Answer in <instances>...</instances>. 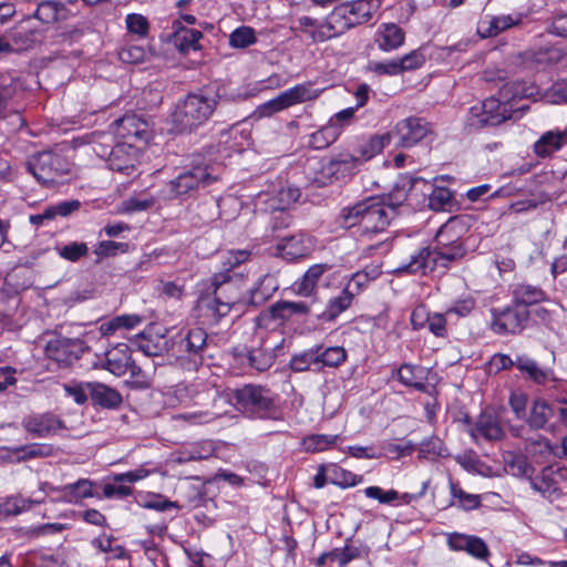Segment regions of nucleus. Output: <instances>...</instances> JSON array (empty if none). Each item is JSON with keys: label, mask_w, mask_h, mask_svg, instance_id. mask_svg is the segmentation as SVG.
<instances>
[{"label": "nucleus", "mask_w": 567, "mask_h": 567, "mask_svg": "<svg viewBox=\"0 0 567 567\" xmlns=\"http://www.w3.org/2000/svg\"><path fill=\"white\" fill-rule=\"evenodd\" d=\"M230 99L221 86H205L179 100L172 113V132L192 133L203 126L220 104Z\"/></svg>", "instance_id": "f257e3e1"}, {"label": "nucleus", "mask_w": 567, "mask_h": 567, "mask_svg": "<svg viewBox=\"0 0 567 567\" xmlns=\"http://www.w3.org/2000/svg\"><path fill=\"white\" fill-rule=\"evenodd\" d=\"M213 295L198 299L197 308L208 323H217L233 307L247 305L246 281L238 274H224L214 277Z\"/></svg>", "instance_id": "f03ea898"}, {"label": "nucleus", "mask_w": 567, "mask_h": 567, "mask_svg": "<svg viewBox=\"0 0 567 567\" xmlns=\"http://www.w3.org/2000/svg\"><path fill=\"white\" fill-rule=\"evenodd\" d=\"M394 217L395 212L385 204L384 198L368 197L342 208L338 220L342 228L357 227L360 236L371 239L385 231Z\"/></svg>", "instance_id": "7ed1b4c3"}, {"label": "nucleus", "mask_w": 567, "mask_h": 567, "mask_svg": "<svg viewBox=\"0 0 567 567\" xmlns=\"http://www.w3.org/2000/svg\"><path fill=\"white\" fill-rule=\"evenodd\" d=\"M380 0H355L336 7L326 23L313 33L316 40H330L348 29L368 22L380 8Z\"/></svg>", "instance_id": "20e7f679"}, {"label": "nucleus", "mask_w": 567, "mask_h": 567, "mask_svg": "<svg viewBox=\"0 0 567 567\" xmlns=\"http://www.w3.org/2000/svg\"><path fill=\"white\" fill-rule=\"evenodd\" d=\"M464 255L465 248L462 241L434 249L424 247L412 255L410 262L403 266L402 269L412 274H426L439 266L447 268L450 262L461 259Z\"/></svg>", "instance_id": "39448f33"}, {"label": "nucleus", "mask_w": 567, "mask_h": 567, "mask_svg": "<svg viewBox=\"0 0 567 567\" xmlns=\"http://www.w3.org/2000/svg\"><path fill=\"white\" fill-rule=\"evenodd\" d=\"M237 408L250 417L265 419L276 413L274 393L270 389L245 384L234 391Z\"/></svg>", "instance_id": "423d86ee"}, {"label": "nucleus", "mask_w": 567, "mask_h": 567, "mask_svg": "<svg viewBox=\"0 0 567 567\" xmlns=\"http://www.w3.org/2000/svg\"><path fill=\"white\" fill-rule=\"evenodd\" d=\"M207 344V333L202 328H192L169 339V357L185 367L196 365L203 360V352Z\"/></svg>", "instance_id": "0eeeda50"}, {"label": "nucleus", "mask_w": 567, "mask_h": 567, "mask_svg": "<svg viewBox=\"0 0 567 567\" xmlns=\"http://www.w3.org/2000/svg\"><path fill=\"white\" fill-rule=\"evenodd\" d=\"M320 92L319 90H313L310 83L297 84L281 92L275 99L258 105L254 112V116L257 118L270 117L292 105L317 99Z\"/></svg>", "instance_id": "6e6552de"}, {"label": "nucleus", "mask_w": 567, "mask_h": 567, "mask_svg": "<svg viewBox=\"0 0 567 567\" xmlns=\"http://www.w3.org/2000/svg\"><path fill=\"white\" fill-rule=\"evenodd\" d=\"M216 178L207 167L195 166L171 179L161 192L164 199H173L197 190L200 186L210 185Z\"/></svg>", "instance_id": "1a4fd4ad"}, {"label": "nucleus", "mask_w": 567, "mask_h": 567, "mask_svg": "<svg viewBox=\"0 0 567 567\" xmlns=\"http://www.w3.org/2000/svg\"><path fill=\"white\" fill-rule=\"evenodd\" d=\"M491 315L489 327L493 332L501 336L520 333L529 319L528 309L514 302L504 308L491 309Z\"/></svg>", "instance_id": "9d476101"}, {"label": "nucleus", "mask_w": 567, "mask_h": 567, "mask_svg": "<svg viewBox=\"0 0 567 567\" xmlns=\"http://www.w3.org/2000/svg\"><path fill=\"white\" fill-rule=\"evenodd\" d=\"M28 168L32 175L43 185L54 183L58 177L69 173V163L60 154L42 152L28 162Z\"/></svg>", "instance_id": "9b49d317"}, {"label": "nucleus", "mask_w": 567, "mask_h": 567, "mask_svg": "<svg viewBox=\"0 0 567 567\" xmlns=\"http://www.w3.org/2000/svg\"><path fill=\"white\" fill-rule=\"evenodd\" d=\"M86 350L87 347L83 340L61 336L49 340L45 346L47 357L55 361L60 367L73 364Z\"/></svg>", "instance_id": "f8f14e48"}, {"label": "nucleus", "mask_w": 567, "mask_h": 567, "mask_svg": "<svg viewBox=\"0 0 567 567\" xmlns=\"http://www.w3.org/2000/svg\"><path fill=\"white\" fill-rule=\"evenodd\" d=\"M431 133V125L421 117L410 116L400 121L394 130L386 135L388 143L391 140L401 147H411Z\"/></svg>", "instance_id": "ddd939ff"}, {"label": "nucleus", "mask_w": 567, "mask_h": 567, "mask_svg": "<svg viewBox=\"0 0 567 567\" xmlns=\"http://www.w3.org/2000/svg\"><path fill=\"white\" fill-rule=\"evenodd\" d=\"M141 150L130 142L117 143L112 147L107 156L110 169L131 176L140 164Z\"/></svg>", "instance_id": "4468645a"}, {"label": "nucleus", "mask_w": 567, "mask_h": 567, "mask_svg": "<svg viewBox=\"0 0 567 567\" xmlns=\"http://www.w3.org/2000/svg\"><path fill=\"white\" fill-rule=\"evenodd\" d=\"M313 249V238L303 233L284 237L275 246L276 255L288 261L305 258L309 256Z\"/></svg>", "instance_id": "2eb2a0df"}, {"label": "nucleus", "mask_w": 567, "mask_h": 567, "mask_svg": "<svg viewBox=\"0 0 567 567\" xmlns=\"http://www.w3.org/2000/svg\"><path fill=\"white\" fill-rule=\"evenodd\" d=\"M472 113L476 117L472 125L477 126H496L511 117L508 105L494 97L484 100L481 111L472 109Z\"/></svg>", "instance_id": "dca6fc26"}, {"label": "nucleus", "mask_w": 567, "mask_h": 567, "mask_svg": "<svg viewBox=\"0 0 567 567\" xmlns=\"http://www.w3.org/2000/svg\"><path fill=\"white\" fill-rule=\"evenodd\" d=\"M132 364V354L127 344L118 343L107 350L103 358L99 359L95 367L107 370L116 377L124 375Z\"/></svg>", "instance_id": "f3484780"}, {"label": "nucleus", "mask_w": 567, "mask_h": 567, "mask_svg": "<svg viewBox=\"0 0 567 567\" xmlns=\"http://www.w3.org/2000/svg\"><path fill=\"white\" fill-rule=\"evenodd\" d=\"M470 433L474 440L481 436L489 442L501 441L505 436L498 416L491 409H485L481 412Z\"/></svg>", "instance_id": "a211bd4d"}, {"label": "nucleus", "mask_w": 567, "mask_h": 567, "mask_svg": "<svg viewBox=\"0 0 567 567\" xmlns=\"http://www.w3.org/2000/svg\"><path fill=\"white\" fill-rule=\"evenodd\" d=\"M447 545L452 550L466 551L481 560H486L491 555L486 543L477 536L452 533L447 536Z\"/></svg>", "instance_id": "6ab92c4d"}, {"label": "nucleus", "mask_w": 567, "mask_h": 567, "mask_svg": "<svg viewBox=\"0 0 567 567\" xmlns=\"http://www.w3.org/2000/svg\"><path fill=\"white\" fill-rule=\"evenodd\" d=\"M116 134L124 138V142H145L148 137V124L135 114H125L115 122Z\"/></svg>", "instance_id": "aec40b11"}, {"label": "nucleus", "mask_w": 567, "mask_h": 567, "mask_svg": "<svg viewBox=\"0 0 567 567\" xmlns=\"http://www.w3.org/2000/svg\"><path fill=\"white\" fill-rule=\"evenodd\" d=\"M172 30L169 41L181 53L186 54L192 50L196 51L200 48L202 31L186 28L179 20L173 21Z\"/></svg>", "instance_id": "412c9836"}, {"label": "nucleus", "mask_w": 567, "mask_h": 567, "mask_svg": "<svg viewBox=\"0 0 567 567\" xmlns=\"http://www.w3.org/2000/svg\"><path fill=\"white\" fill-rule=\"evenodd\" d=\"M24 430L38 437L55 434L62 429L63 423L51 413L30 415L22 421Z\"/></svg>", "instance_id": "4be33fe9"}, {"label": "nucleus", "mask_w": 567, "mask_h": 567, "mask_svg": "<svg viewBox=\"0 0 567 567\" xmlns=\"http://www.w3.org/2000/svg\"><path fill=\"white\" fill-rule=\"evenodd\" d=\"M359 166L360 159L354 154L342 153L329 161L322 171L329 178L341 181L352 176Z\"/></svg>", "instance_id": "5701e85b"}, {"label": "nucleus", "mask_w": 567, "mask_h": 567, "mask_svg": "<svg viewBox=\"0 0 567 567\" xmlns=\"http://www.w3.org/2000/svg\"><path fill=\"white\" fill-rule=\"evenodd\" d=\"M85 388L94 405L103 409H117L123 402L121 393L104 383L89 382Z\"/></svg>", "instance_id": "b1692460"}, {"label": "nucleus", "mask_w": 567, "mask_h": 567, "mask_svg": "<svg viewBox=\"0 0 567 567\" xmlns=\"http://www.w3.org/2000/svg\"><path fill=\"white\" fill-rule=\"evenodd\" d=\"M277 289L276 278L268 274L264 275L255 286L246 287V302L248 306H260L269 300Z\"/></svg>", "instance_id": "393cba45"}, {"label": "nucleus", "mask_w": 567, "mask_h": 567, "mask_svg": "<svg viewBox=\"0 0 567 567\" xmlns=\"http://www.w3.org/2000/svg\"><path fill=\"white\" fill-rule=\"evenodd\" d=\"M554 414V408L546 400L536 399L530 406L526 422L533 430H548L553 432L554 426L549 424V421Z\"/></svg>", "instance_id": "a878e982"}, {"label": "nucleus", "mask_w": 567, "mask_h": 567, "mask_svg": "<svg viewBox=\"0 0 567 567\" xmlns=\"http://www.w3.org/2000/svg\"><path fill=\"white\" fill-rule=\"evenodd\" d=\"M404 31L395 23H383L375 33V42L384 52L399 49L404 43Z\"/></svg>", "instance_id": "bb28decb"}, {"label": "nucleus", "mask_w": 567, "mask_h": 567, "mask_svg": "<svg viewBox=\"0 0 567 567\" xmlns=\"http://www.w3.org/2000/svg\"><path fill=\"white\" fill-rule=\"evenodd\" d=\"M137 349L147 357L167 354L169 357V339L164 334L143 332L136 340Z\"/></svg>", "instance_id": "cd10ccee"}, {"label": "nucleus", "mask_w": 567, "mask_h": 567, "mask_svg": "<svg viewBox=\"0 0 567 567\" xmlns=\"http://www.w3.org/2000/svg\"><path fill=\"white\" fill-rule=\"evenodd\" d=\"M565 144L567 141L561 131H547L534 143L533 151L536 156L546 158L558 152Z\"/></svg>", "instance_id": "c85d7f7f"}, {"label": "nucleus", "mask_w": 567, "mask_h": 567, "mask_svg": "<svg viewBox=\"0 0 567 567\" xmlns=\"http://www.w3.org/2000/svg\"><path fill=\"white\" fill-rule=\"evenodd\" d=\"M553 62V52L547 49L526 50L513 58V64L522 70H533Z\"/></svg>", "instance_id": "c756f323"}, {"label": "nucleus", "mask_w": 567, "mask_h": 567, "mask_svg": "<svg viewBox=\"0 0 567 567\" xmlns=\"http://www.w3.org/2000/svg\"><path fill=\"white\" fill-rule=\"evenodd\" d=\"M328 265H312L302 276L300 281L295 284V290L299 296L316 298L317 284L322 275L328 270Z\"/></svg>", "instance_id": "7c9ffc66"}, {"label": "nucleus", "mask_w": 567, "mask_h": 567, "mask_svg": "<svg viewBox=\"0 0 567 567\" xmlns=\"http://www.w3.org/2000/svg\"><path fill=\"white\" fill-rule=\"evenodd\" d=\"M396 374L404 385L412 386L417 391H425L426 370L423 367L404 363L399 368Z\"/></svg>", "instance_id": "2f4dec72"}, {"label": "nucleus", "mask_w": 567, "mask_h": 567, "mask_svg": "<svg viewBox=\"0 0 567 567\" xmlns=\"http://www.w3.org/2000/svg\"><path fill=\"white\" fill-rule=\"evenodd\" d=\"M353 299L354 297H352L351 292L343 288L339 296L329 300L323 311H320V307L318 306L317 317L327 321H333L352 305Z\"/></svg>", "instance_id": "473e14b6"}, {"label": "nucleus", "mask_w": 567, "mask_h": 567, "mask_svg": "<svg viewBox=\"0 0 567 567\" xmlns=\"http://www.w3.org/2000/svg\"><path fill=\"white\" fill-rule=\"evenodd\" d=\"M464 224L460 217H451L436 233V244L440 246H449L461 243Z\"/></svg>", "instance_id": "72a5a7b5"}, {"label": "nucleus", "mask_w": 567, "mask_h": 567, "mask_svg": "<svg viewBox=\"0 0 567 567\" xmlns=\"http://www.w3.org/2000/svg\"><path fill=\"white\" fill-rule=\"evenodd\" d=\"M341 134V125H334L333 122H328L317 132L309 136L308 145L315 150H323L334 143Z\"/></svg>", "instance_id": "f704fd0d"}, {"label": "nucleus", "mask_w": 567, "mask_h": 567, "mask_svg": "<svg viewBox=\"0 0 567 567\" xmlns=\"http://www.w3.org/2000/svg\"><path fill=\"white\" fill-rule=\"evenodd\" d=\"M289 368L293 372L320 371V360L317 347L291 357Z\"/></svg>", "instance_id": "c9c22d12"}, {"label": "nucleus", "mask_w": 567, "mask_h": 567, "mask_svg": "<svg viewBox=\"0 0 567 567\" xmlns=\"http://www.w3.org/2000/svg\"><path fill=\"white\" fill-rule=\"evenodd\" d=\"M545 292L540 288L532 285H517L513 290V302L517 306L525 307V309H527L528 306L545 300Z\"/></svg>", "instance_id": "e433bc0d"}, {"label": "nucleus", "mask_w": 567, "mask_h": 567, "mask_svg": "<svg viewBox=\"0 0 567 567\" xmlns=\"http://www.w3.org/2000/svg\"><path fill=\"white\" fill-rule=\"evenodd\" d=\"M34 16L44 23H54L66 18V8L59 1L45 0L38 4Z\"/></svg>", "instance_id": "4c0bfd02"}, {"label": "nucleus", "mask_w": 567, "mask_h": 567, "mask_svg": "<svg viewBox=\"0 0 567 567\" xmlns=\"http://www.w3.org/2000/svg\"><path fill=\"white\" fill-rule=\"evenodd\" d=\"M93 484L87 478H81L73 484H69L60 488L62 492V501L66 503H79L83 498L92 497Z\"/></svg>", "instance_id": "58836bf2"}, {"label": "nucleus", "mask_w": 567, "mask_h": 567, "mask_svg": "<svg viewBox=\"0 0 567 567\" xmlns=\"http://www.w3.org/2000/svg\"><path fill=\"white\" fill-rule=\"evenodd\" d=\"M247 364L258 372L268 370L275 362V355L270 349L252 348L243 354Z\"/></svg>", "instance_id": "ea45409f"}, {"label": "nucleus", "mask_w": 567, "mask_h": 567, "mask_svg": "<svg viewBox=\"0 0 567 567\" xmlns=\"http://www.w3.org/2000/svg\"><path fill=\"white\" fill-rule=\"evenodd\" d=\"M42 502L43 498L30 499L18 496L8 497L3 501H0V515L6 517L11 515H19L20 513L31 508L33 504H40Z\"/></svg>", "instance_id": "a19ab883"}, {"label": "nucleus", "mask_w": 567, "mask_h": 567, "mask_svg": "<svg viewBox=\"0 0 567 567\" xmlns=\"http://www.w3.org/2000/svg\"><path fill=\"white\" fill-rule=\"evenodd\" d=\"M530 486L549 501H553L554 494L557 493V487L553 480V471L549 467L544 468L539 475L530 478Z\"/></svg>", "instance_id": "79ce46f5"}, {"label": "nucleus", "mask_w": 567, "mask_h": 567, "mask_svg": "<svg viewBox=\"0 0 567 567\" xmlns=\"http://www.w3.org/2000/svg\"><path fill=\"white\" fill-rule=\"evenodd\" d=\"M317 350L320 360V371L326 367L337 368L347 359V352L342 347L323 348L319 346Z\"/></svg>", "instance_id": "37998d69"}, {"label": "nucleus", "mask_w": 567, "mask_h": 567, "mask_svg": "<svg viewBox=\"0 0 567 567\" xmlns=\"http://www.w3.org/2000/svg\"><path fill=\"white\" fill-rule=\"evenodd\" d=\"M364 495L368 498L377 499L380 504H392L396 501H402L404 504H409L412 496L409 494L400 495L395 489L383 491L379 486H369L364 489Z\"/></svg>", "instance_id": "c03bdc74"}, {"label": "nucleus", "mask_w": 567, "mask_h": 567, "mask_svg": "<svg viewBox=\"0 0 567 567\" xmlns=\"http://www.w3.org/2000/svg\"><path fill=\"white\" fill-rule=\"evenodd\" d=\"M330 483L341 488H348L361 484L363 476L357 475L348 470L338 465H332L330 468Z\"/></svg>", "instance_id": "a18cd8bd"}, {"label": "nucleus", "mask_w": 567, "mask_h": 567, "mask_svg": "<svg viewBox=\"0 0 567 567\" xmlns=\"http://www.w3.org/2000/svg\"><path fill=\"white\" fill-rule=\"evenodd\" d=\"M300 195L301 192L298 187L292 185L284 186L278 190L276 198L269 199L268 208L287 209L290 205L299 199Z\"/></svg>", "instance_id": "49530a36"}, {"label": "nucleus", "mask_w": 567, "mask_h": 567, "mask_svg": "<svg viewBox=\"0 0 567 567\" xmlns=\"http://www.w3.org/2000/svg\"><path fill=\"white\" fill-rule=\"evenodd\" d=\"M56 251L64 260L76 262L89 255V246L84 241H71L56 247Z\"/></svg>", "instance_id": "de8ad7c7"}, {"label": "nucleus", "mask_w": 567, "mask_h": 567, "mask_svg": "<svg viewBox=\"0 0 567 567\" xmlns=\"http://www.w3.org/2000/svg\"><path fill=\"white\" fill-rule=\"evenodd\" d=\"M18 461H28L38 457H48L53 453V447L48 444H30L14 450Z\"/></svg>", "instance_id": "09e8293b"}, {"label": "nucleus", "mask_w": 567, "mask_h": 567, "mask_svg": "<svg viewBox=\"0 0 567 567\" xmlns=\"http://www.w3.org/2000/svg\"><path fill=\"white\" fill-rule=\"evenodd\" d=\"M221 412L210 410H194L175 415L176 420H183L193 425L206 424L219 417Z\"/></svg>", "instance_id": "8fccbe9b"}, {"label": "nucleus", "mask_w": 567, "mask_h": 567, "mask_svg": "<svg viewBox=\"0 0 567 567\" xmlns=\"http://www.w3.org/2000/svg\"><path fill=\"white\" fill-rule=\"evenodd\" d=\"M360 556V548L349 543H347L343 548H333L330 550V561H336L339 567H346L350 561Z\"/></svg>", "instance_id": "3c124183"}, {"label": "nucleus", "mask_w": 567, "mask_h": 567, "mask_svg": "<svg viewBox=\"0 0 567 567\" xmlns=\"http://www.w3.org/2000/svg\"><path fill=\"white\" fill-rule=\"evenodd\" d=\"M475 300L471 296L455 300L445 311V315L451 320L455 318L467 317L475 308Z\"/></svg>", "instance_id": "603ef678"}, {"label": "nucleus", "mask_w": 567, "mask_h": 567, "mask_svg": "<svg viewBox=\"0 0 567 567\" xmlns=\"http://www.w3.org/2000/svg\"><path fill=\"white\" fill-rule=\"evenodd\" d=\"M384 140H388L386 136L382 137H371L365 144L361 145L358 150V155L355 157L360 159V165H362L364 162L369 161L373 156H375L378 153L382 151L384 147Z\"/></svg>", "instance_id": "864d4df0"}, {"label": "nucleus", "mask_w": 567, "mask_h": 567, "mask_svg": "<svg viewBox=\"0 0 567 567\" xmlns=\"http://www.w3.org/2000/svg\"><path fill=\"white\" fill-rule=\"evenodd\" d=\"M326 23V19L317 21L308 16H301L293 20L292 30L307 33L313 42H324L326 40H316L313 33Z\"/></svg>", "instance_id": "5fc2aeb1"}, {"label": "nucleus", "mask_w": 567, "mask_h": 567, "mask_svg": "<svg viewBox=\"0 0 567 567\" xmlns=\"http://www.w3.org/2000/svg\"><path fill=\"white\" fill-rule=\"evenodd\" d=\"M150 52L142 45H126L118 51V58L124 63L137 64L144 62Z\"/></svg>", "instance_id": "6e6d98bb"}, {"label": "nucleus", "mask_w": 567, "mask_h": 567, "mask_svg": "<svg viewBox=\"0 0 567 567\" xmlns=\"http://www.w3.org/2000/svg\"><path fill=\"white\" fill-rule=\"evenodd\" d=\"M256 42L255 31L250 27H240L229 35V44L233 48H247Z\"/></svg>", "instance_id": "4d7b16f0"}, {"label": "nucleus", "mask_w": 567, "mask_h": 567, "mask_svg": "<svg viewBox=\"0 0 567 567\" xmlns=\"http://www.w3.org/2000/svg\"><path fill=\"white\" fill-rule=\"evenodd\" d=\"M127 249H128V244H126V243H116V241H112V240H103V241H100L95 246L94 254L99 258L114 257L118 252H126Z\"/></svg>", "instance_id": "13d9d810"}, {"label": "nucleus", "mask_w": 567, "mask_h": 567, "mask_svg": "<svg viewBox=\"0 0 567 567\" xmlns=\"http://www.w3.org/2000/svg\"><path fill=\"white\" fill-rule=\"evenodd\" d=\"M212 444L206 445H194L189 450L182 451L177 457L179 463H187L192 461H198L208 458L212 454Z\"/></svg>", "instance_id": "bf43d9fd"}, {"label": "nucleus", "mask_w": 567, "mask_h": 567, "mask_svg": "<svg viewBox=\"0 0 567 567\" xmlns=\"http://www.w3.org/2000/svg\"><path fill=\"white\" fill-rule=\"evenodd\" d=\"M338 435L313 434L305 440V447L309 452L323 451L331 446Z\"/></svg>", "instance_id": "052dcab7"}, {"label": "nucleus", "mask_w": 567, "mask_h": 567, "mask_svg": "<svg viewBox=\"0 0 567 567\" xmlns=\"http://www.w3.org/2000/svg\"><path fill=\"white\" fill-rule=\"evenodd\" d=\"M369 70L378 75H399L402 74V68L400 66L399 60L393 59L384 62H371Z\"/></svg>", "instance_id": "680f3d73"}, {"label": "nucleus", "mask_w": 567, "mask_h": 567, "mask_svg": "<svg viewBox=\"0 0 567 567\" xmlns=\"http://www.w3.org/2000/svg\"><path fill=\"white\" fill-rule=\"evenodd\" d=\"M402 73L421 68L425 63V55L421 49L413 50L404 56L398 59Z\"/></svg>", "instance_id": "e2e57ef3"}, {"label": "nucleus", "mask_w": 567, "mask_h": 567, "mask_svg": "<svg viewBox=\"0 0 567 567\" xmlns=\"http://www.w3.org/2000/svg\"><path fill=\"white\" fill-rule=\"evenodd\" d=\"M143 319L138 315H122L113 318L107 324V331H115L124 328L131 330L142 323Z\"/></svg>", "instance_id": "0e129e2a"}, {"label": "nucleus", "mask_w": 567, "mask_h": 567, "mask_svg": "<svg viewBox=\"0 0 567 567\" xmlns=\"http://www.w3.org/2000/svg\"><path fill=\"white\" fill-rule=\"evenodd\" d=\"M442 455V441L436 437H430L429 440L422 441L419 447L420 458H434Z\"/></svg>", "instance_id": "69168bd1"}, {"label": "nucleus", "mask_w": 567, "mask_h": 567, "mask_svg": "<svg viewBox=\"0 0 567 567\" xmlns=\"http://www.w3.org/2000/svg\"><path fill=\"white\" fill-rule=\"evenodd\" d=\"M125 22H126L127 30L131 33H135L140 37H145L148 33L147 19L142 14H137V13L127 14Z\"/></svg>", "instance_id": "338daca9"}, {"label": "nucleus", "mask_w": 567, "mask_h": 567, "mask_svg": "<svg viewBox=\"0 0 567 567\" xmlns=\"http://www.w3.org/2000/svg\"><path fill=\"white\" fill-rule=\"evenodd\" d=\"M369 277L367 276V269L357 271L351 276L347 285L346 290L351 292L352 297H355L362 292V290L369 285Z\"/></svg>", "instance_id": "774afa93"}]
</instances>
